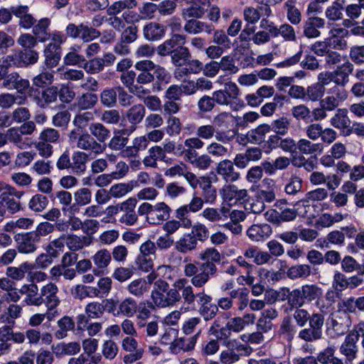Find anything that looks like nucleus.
I'll list each match as a JSON object with an SVG mask.
<instances>
[{
  "label": "nucleus",
  "instance_id": "1",
  "mask_svg": "<svg viewBox=\"0 0 364 364\" xmlns=\"http://www.w3.org/2000/svg\"><path fill=\"white\" fill-rule=\"evenodd\" d=\"M204 262L188 263L183 267L186 277H191V284L196 288L203 287L211 277L217 272L218 268L215 263L219 262L221 259L220 252L215 248L206 249L201 256Z\"/></svg>",
  "mask_w": 364,
  "mask_h": 364
},
{
  "label": "nucleus",
  "instance_id": "2",
  "mask_svg": "<svg viewBox=\"0 0 364 364\" xmlns=\"http://www.w3.org/2000/svg\"><path fill=\"white\" fill-rule=\"evenodd\" d=\"M151 299L156 306L166 308L173 306L181 301V294L176 287L169 288V284L166 281L158 279L154 283Z\"/></svg>",
  "mask_w": 364,
  "mask_h": 364
},
{
  "label": "nucleus",
  "instance_id": "3",
  "mask_svg": "<svg viewBox=\"0 0 364 364\" xmlns=\"http://www.w3.org/2000/svg\"><path fill=\"white\" fill-rule=\"evenodd\" d=\"M134 68L140 72L136 77V82L141 85L151 83L155 77L159 81H165L168 77L167 70L150 60H139L135 63Z\"/></svg>",
  "mask_w": 364,
  "mask_h": 364
},
{
  "label": "nucleus",
  "instance_id": "4",
  "mask_svg": "<svg viewBox=\"0 0 364 364\" xmlns=\"http://www.w3.org/2000/svg\"><path fill=\"white\" fill-rule=\"evenodd\" d=\"M240 90L235 82L228 81L225 83L224 89L213 92L215 102L219 105L230 106L232 110L237 111L245 105L240 99Z\"/></svg>",
  "mask_w": 364,
  "mask_h": 364
},
{
  "label": "nucleus",
  "instance_id": "5",
  "mask_svg": "<svg viewBox=\"0 0 364 364\" xmlns=\"http://www.w3.org/2000/svg\"><path fill=\"white\" fill-rule=\"evenodd\" d=\"M69 140L77 148L95 154H101L105 149V146L97 142L92 135L86 132L81 133L79 129H73L70 132Z\"/></svg>",
  "mask_w": 364,
  "mask_h": 364
},
{
  "label": "nucleus",
  "instance_id": "6",
  "mask_svg": "<svg viewBox=\"0 0 364 364\" xmlns=\"http://www.w3.org/2000/svg\"><path fill=\"white\" fill-rule=\"evenodd\" d=\"M322 293V289L316 284L303 285L300 288L292 290L290 306L301 307L306 302L319 299Z\"/></svg>",
  "mask_w": 364,
  "mask_h": 364
},
{
  "label": "nucleus",
  "instance_id": "7",
  "mask_svg": "<svg viewBox=\"0 0 364 364\" xmlns=\"http://www.w3.org/2000/svg\"><path fill=\"white\" fill-rule=\"evenodd\" d=\"M227 350H223L220 360L224 364H232L238 361L241 356H247L252 352V348L241 342L233 339L226 343Z\"/></svg>",
  "mask_w": 364,
  "mask_h": 364
},
{
  "label": "nucleus",
  "instance_id": "8",
  "mask_svg": "<svg viewBox=\"0 0 364 364\" xmlns=\"http://www.w3.org/2000/svg\"><path fill=\"white\" fill-rule=\"evenodd\" d=\"M65 32L70 38H79L84 43H89L100 36V32L88 23H81L77 26L70 23L66 26Z\"/></svg>",
  "mask_w": 364,
  "mask_h": 364
},
{
  "label": "nucleus",
  "instance_id": "9",
  "mask_svg": "<svg viewBox=\"0 0 364 364\" xmlns=\"http://www.w3.org/2000/svg\"><path fill=\"white\" fill-rule=\"evenodd\" d=\"M172 287H176L181 294V300L183 299L184 306L181 308L184 312L196 309V293H194L192 284H189L186 278L177 279Z\"/></svg>",
  "mask_w": 364,
  "mask_h": 364
},
{
  "label": "nucleus",
  "instance_id": "10",
  "mask_svg": "<svg viewBox=\"0 0 364 364\" xmlns=\"http://www.w3.org/2000/svg\"><path fill=\"white\" fill-rule=\"evenodd\" d=\"M38 59V53L33 49L20 50L4 58V63L17 68L26 67L35 64Z\"/></svg>",
  "mask_w": 364,
  "mask_h": 364
},
{
  "label": "nucleus",
  "instance_id": "11",
  "mask_svg": "<svg viewBox=\"0 0 364 364\" xmlns=\"http://www.w3.org/2000/svg\"><path fill=\"white\" fill-rule=\"evenodd\" d=\"M348 96V92L344 87L335 85L328 90V95L320 101V106H323L328 111H333L339 107Z\"/></svg>",
  "mask_w": 364,
  "mask_h": 364
},
{
  "label": "nucleus",
  "instance_id": "12",
  "mask_svg": "<svg viewBox=\"0 0 364 364\" xmlns=\"http://www.w3.org/2000/svg\"><path fill=\"white\" fill-rule=\"evenodd\" d=\"M58 287L53 282L43 285L40 289V306L45 304L48 310H54L59 306Z\"/></svg>",
  "mask_w": 364,
  "mask_h": 364
},
{
  "label": "nucleus",
  "instance_id": "13",
  "mask_svg": "<svg viewBox=\"0 0 364 364\" xmlns=\"http://www.w3.org/2000/svg\"><path fill=\"white\" fill-rule=\"evenodd\" d=\"M186 36L178 33H173L170 38L166 40L156 48V52L159 56L169 55L178 47L186 43Z\"/></svg>",
  "mask_w": 364,
  "mask_h": 364
},
{
  "label": "nucleus",
  "instance_id": "14",
  "mask_svg": "<svg viewBox=\"0 0 364 364\" xmlns=\"http://www.w3.org/2000/svg\"><path fill=\"white\" fill-rule=\"evenodd\" d=\"M18 250L21 253L30 254L36 250V243L39 242L38 236L33 232H26L16 237Z\"/></svg>",
  "mask_w": 364,
  "mask_h": 364
},
{
  "label": "nucleus",
  "instance_id": "15",
  "mask_svg": "<svg viewBox=\"0 0 364 364\" xmlns=\"http://www.w3.org/2000/svg\"><path fill=\"white\" fill-rule=\"evenodd\" d=\"M200 334V330H198L197 333L190 338H175L169 346L170 352L178 354L193 349Z\"/></svg>",
  "mask_w": 364,
  "mask_h": 364
},
{
  "label": "nucleus",
  "instance_id": "16",
  "mask_svg": "<svg viewBox=\"0 0 364 364\" xmlns=\"http://www.w3.org/2000/svg\"><path fill=\"white\" fill-rule=\"evenodd\" d=\"M217 173L226 182L233 183L240 178V173L235 171L233 163L228 159L220 161L216 166Z\"/></svg>",
  "mask_w": 364,
  "mask_h": 364
},
{
  "label": "nucleus",
  "instance_id": "17",
  "mask_svg": "<svg viewBox=\"0 0 364 364\" xmlns=\"http://www.w3.org/2000/svg\"><path fill=\"white\" fill-rule=\"evenodd\" d=\"M348 36V31L343 28H333L329 31L327 38L332 49L342 50L346 48V38Z\"/></svg>",
  "mask_w": 364,
  "mask_h": 364
},
{
  "label": "nucleus",
  "instance_id": "18",
  "mask_svg": "<svg viewBox=\"0 0 364 364\" xmlns=\"http://www.w3.org/2000/svg\"><path fill=\"white\" fill-rule=\"evenodd\" d=\"M354 66L348 58L337 65L336 68L333 70L335 76V84L338 86L345 87L348 82L349 75L353 73Z\"/></svg>",
  "mask_w": 364,
  "mask_h": 364
},
{
  "label": "nucleus",
  "instance_id": "19",
  "mask_svg": "<svg viewBox=\"0 0 364 364\" xmlns=\"http://www.w3.org/2000/svg\"><path fill=\"white\" fill-rule=\"evenodd\" d=\"M22 193L14 194L11 192H3L0 194V208L9 210L11 214L18 212L21 209L19 199Z\"/></svg>",
  "mask_w": 364,
  "mask_h": 364
},
{
  "label": "nucleus",
  "instance_id": "20",
  "mask_svg": "<svg viewBox=\"0 0 364 364\" xmlns=\"http://www.w3.org/2000/svg\"><path fill=\"white\" fill-rule=\"evenodd\" d=\"M325 20L318 16L309 17L304 22V35L308 38H316L321 36L320 29L324 28Z\"/></svg>",
  "mask_w": 364,
  "mask_h": 364
},
{
  "label": "nucleus",
  "instance_id": "21",
  "mask_svg": "<svg viewBox=\"0 0 364 364\" xmlns=\"http://www.w3.org/2000/svg\"><path fill=\"white\" fill-rule=\"evenodd\" d=\"M166 32V26L154 21L147 23L143 28L144 38L148 41H158L162 39Z\"/></svg>",
  "mask_w": 364,
  "mask_h": 364
},
{
  "label": "nucleus",
  "instance_id": "22",
  "mask_svg": "<svg viewBox=\"0 0 364 364\" xmlns=\"http://www.w3.org/2000/svg\"><path fill=\"white\" fill-rule=\"evenodd\" d=\"M220 194L224 200L234 203L245 201L248 196L246 189H239L231 184L225 185L220 190Z\"/></svg>",
  "mask_w": 364,
  "mask_h": 364
},
{
  "label": "nucleus",
  "instance_id": "23",
  "mask_svg": "<svg viewBox=\"0 0 364 364\" xmlns=\"http://www.w3.org/2000/svg\"><path fill=\"white\" fill-rule=\"evenodd\" d=\"M358 341V334L356 332H350L341 344L340 352L345 355L348 360L355 358L358 352L356 345Z\"/></svg>",
  "mask_w": 364,
  "mask_h": 364
},
{
  "label": "nucleus",
  "instance_id": "24",
  "mask_svg": "<svg viewBox=\"0 0 364 364\" xmlns=\"http://www.w3.org/2000/svg\"><path fill=\"white\" fill-rule=\"evenodd\" d=\"M328 331H333L332 336H341L348 331L350 325V320L348 316L343 317L334 315L328 323Z\"/></svg>",
  "mask_w": 364,
  "mask_h": 364
},
{
  "label": "nucleus",
  "instance_id": "25",
  "mask_svg": "<svg viewBox=\"0 0 364 364\" xmlns=\"http://www.w3.org/2000/svg\"><path fill=\"white\" fill-rule=\"evenodd\" d=\"M272 233V227L267 224H254L247 230V235L254 242L263 241Z\"/></svg>",
  "mask_w": 364,
  "mask_h": 364
},
{
  "label": "nucleus",
  "instance_id": "26",
  "mask_svg": "<svg viewBox=\"0 0 364 364\" xmlns=\"http://www.w3.org/2000/svg\"><path fill=\"white\" fill-rule=\"evenodd\" d=\"M170 207L164 202H159L154 205L152 213H151V225H159L170 217Z\"/></svg>",
  "mask_w": 364,
  "mask_h": 364
},
{
  "label": "nucleus",
  "instance_id": "27",
  "mask_svg": "<svg viewBox=\"0 0 364 364\" xmlns=\"http://www.w3.org/2000/svg\"><path fill=\"white\" fill-rule=\"evenodd\" d=\"M256 319L254 314H246L242 317L236 316L228 321V327L233 332L239 333L247 326L252 325Z\"/></svg>",
  "mask_w": 364,
  "mask_h": 364
},
{
  "label": "nucleus",
  "instance_id": "28",
  "mask_svg": "<svg viewBox=\"0 0 364 364\" xmlns=\"http://www.w3.org/2000/svg\"><path fill=\"white\" fill-rule=\"evenodd\" d=\"M297 331L296 326L294 324L290 316H285L278 330L279 336L288 343H291Z\"/></svg>",
  "mask_w": 364,
  "mask_h": 364
},
{
  "label": "nucleus",
  "instance_id": "29",
  "mask_svg": "<svg viewBox=\"0 0 364 364\" xmlns=\"http://www.w3.org/2000/svg\"><path fill=\"white\" fill-rule=\"evenodd\" d=\"M183 28L186 33L193 35L198 34L202 32L210 34L214 30L213 25L198 21L197 19L187 20Z\"/></svg>",
  "mask_w": 364,
  "mask_h": 364
},
{
  "label": "nucleus",
  "instance_id": "30",
  "mask_svg": "<svg viewBox=\"0 0 364 364\" xmlns=\"http://www.w3.org/2000/svg\"><path fill=\"white\" fill-rule=\"evenodd\" d=\"M35 284H24L20 289L21 294H26L23 301L29 306H40V294Z\"/></svg>",
  "mask_w": 364,
  "mask_h": 364
},
{
  "label": "nucleus",
  "instance_id": "31",
  "mask_svg": "<svg viewBox=\"0 0 364 364\" xmlns=\"http://www.w3.org/2000/svg\"><path fill=\"white\" fill-rule=\"evenodd\" d=\"M8 141L13 143L18 148L24 149L31 146V140L23 136L17 127H12L6 131Z\"/></svg>",
  "mask_w": 364,
  "mask_h": 364
},
{
  "label": "nucleus",
  "instance_id": "32",
  "mask_svg": "<svg viewBox=\"0 0 364 364\" xmlns=\"http://www.w3.org/2000/svg\"><path fill=\"white\" fill-rule=\"evenodd\" d=\"M88 161V155L82 151H75L72 156V161L70 168L73 173L80 176L82 175L87 168Z\"/></svg>",
  "mask_w": 364,
  "mask_h": 364
},
{
  "label": "nucleus",
  "instance_id": "33",
  "mask_svg": "<svg viewBox=\"0 0 364 364\" xmlns=\"http://www.w3.org/2000/svg\"><path fill=\"white\" fill-rule=\"evenodd\" d=\"M94 264L97 267V270H94L95 274H98L109 266L112 260L110 252L106 249L98 250L92 257Z\"/></svg>",
  "mask_w": 364,
  "mask_h": 364
},
{
  "label": "nucleus",
  "instance_id": "34",
  "mask_svg": "<svg viewBox=\"0 0 364 364\" xmlns=\"http://www.w3.org/2000/svg\"><path fill=\"white\" fill-rule=\"evenodd\" d=\"M46 57V64L50 68L57 65L61 53V48L60 46L53 43H49L44 50Z\"/></svg>",
  "mask_w": 364,
  "mask_h": 364
},
{
  "label": "nucleus",
  "instance_id": "35",
  "mask_svg": "<svg viewBox=\"0 0 364 364\" xmlns=\"http://www.w3.org/2000/svg\"><path fill=\"white\" fill-rule=\"evenodd\" d=\"M35 264L28 262H23L19 267H9L6 269V275L14 280H21L24 278L26 273L31 272L35 268Z\"/></svg>",
  "mask_w": 364,
  "mask_h": 364
},
{
  "label": "nucleus",
  "instance_id": "36",
  "mask_svg": "<svg viewBox=\"0 0 364 364\" xmlns=\"http://www.w3.org/2000/svg\"><path fill=\"white\" fill-rule=\"evenodd\" d=\"M67 235V247L72 251H78L85 247L89 246L92 240L87 236H77L75 234Z\"/></svg>",
  "mask_w": 364,
  "mask_h": 364
},
{
  "label": "nucleus",
  "instance_id": "37",
  "mask_svg": "<svg viewBox=\"0 0 364 364\" xmlns=\"http://www.w3.org/2000/svg\"><path fill=\"white\" fill-rule=\"evenodd\" d=\"M296 149L303 154H313L321 153L323 151V145L321 143H313L306 139H301L297 141Z\"/></svg>",
  "mask_w": 364,
  "mask_h": 364
},
{
  "label": "nucleus",
  "instance_id": "38",
  "mask_svg": "<svg viewBox=\"0 0 364 364\" xmlns=\"http://www.w3.org/2000/svg\"><path fill=\"white\" fill-rule=\"evenodd\" d=\"M136 6V0H119L108 6L107 14L109 16H116L126 9H132Z\"/></svg>",
  "mask_w": 364,
  "mask_h": 364
},
{
  "label": "nucleus",
  "instance_id": "39",
  "mask_svg": "<svg viewBox=\"0 0 364 364\" xmlns=\"http://www.w3.org/2000/svg\"><path fill=\"white\" fill-rule=\"evenodd\" d=\"M137 302L132 297H127L119 302L117 315L126 317H132L137 312Z\"/></svg>",
  "mask_w": 364,
  "mask_h": 364
},
{
  "label": "nucleus",
  "instance_id": "40",
  "mask_svg": "<svg viewBox=\"0 0 364 364\" xmlns=\"http://www.w3.org/2000/svg\"><path fill=\"white\" fill-rule=\"evenodd\" d=\"M50 24V20L48 18H43L37 24L33 26V33L40 42L50 39V34L48 33Z\"/></svg>",
  "mask_w": 364,
  "mask_h": 364
},
{
  "label": "nucleus",
  "instance_id": "41",
  "mask_svg": "<svg viewBox=\"0 0 364 364\" xmlns=\"http://www.w3.org/2000/svg\"><path fill=\"white\" fill-rule=\"evenodd\" d=\"M271 131V127L269 124H263L257 128L252 129L247 134L248 140L253 144H260L264 141L266 134Z\"/></svg>",
  "mask_w": 364,
  "mask_h": 364
},
{
  "label": "nucleus",
  "instance_id": "42",
  "mask_svg": "<svg viewBox=\"0 0 364 364\" xmlns=\"http://www.w3.org/2000/svg\"><path fill=\"white\" fill-rule=\"evenodd\" d=\"M331 124L338 129L348 128L350 124V120L348 116V109H338L334 116L330 120Z\"/></svg>",
  "mask_w": 364,
  "mask_h": 364
},
{
  "label": "nucleus",
  "instance_id": "43",
  "mask_svg": "<svg viewBox=\"0 0 364 364\" xmlns=\"http://www.w3.org/2000/svg\"><path fill=\"white\" fill-rule=\"evenodd\" d=\"M127 289L130 294L141 297L149 291V287L146 279L139 278L131 282L127 287Z\"/></svg>",
  "mask_w": 364,
  "mask_h": 364
},
{
  "label": "nucleus",
  "instance_id": "44",
  "mask_svg": "<svg viewBox=\"0 0 364 364\" xmlns=\"http://www.w3.org/2000/svg\"><path fill=\"white\" fill-rule=\"evenodd\" d=\"M199 187L203 191V195L206 203H213L216 198V190L213 186L210 178L202 176L200 178Z\"/></svg>",
  "mask_w": 364,
  "mask_h": 364
},
{
  "label": "nucleus",
  "instance_id": "45",
  "mask_svg": "<svg viewBox=\"0 0 364 364\" xmlns=\"http://www.w3.org/2000/svg\"><path fill=\"white\" fill-rule=\"evenodd\" d=\"M171 63L176 67H181L191 58L189 49L183 46H179L171 54Z\"/></svg>",
  "mask_w": 364,
  "mask_h": 364
},
{
  "label": "nucleus",
  "instance_id": "46",
  "mask_svg": "<svg viewBox=\"0 0 364 364\" xmlns=\"http://www.w3.org/2000/svg\"><path fill=\"white\" fill-rule=\"evenodd\" d=\"M311 203L305 198L297 202L296 205H297L298 215L309 220L316 218L317 212L315 206Z\"/></svg>",
  "mask_w": 364,
  "mask_h": 364
},
{
  "label": "nucleus",
  "instance_id": "47",
  "mask_svg": "<svg viewBox=\"0 0 364 364\" xmlns=\"http://www.w3.org/2000/svg\"><path fill=\"white\" fill-rule=\"evenodd\" d=\"M278 316V312L275 309L268 308L262 311V317L258 320L257 326L259 329L267 332L271 329L270 321Z\"/></svg>",
  "mask_w": 364,
  "mask_h": 364
},
{
  "label": "nucleus",
  "instance_id": "48",
  "mask_svg": "<svg viewBox=\"0 0 364 364\" xmlns=\"http://www.w3.org/2000/svg\"><path fill=\"white\" fill-rule=\"evenodd\" d=\"M198 242L193 238V236L188 233L185 234L176 242L175 247L178 252L186 253L194 250Z\"/></svg>",
  "mask_w": 364,
  "mask_h": 364
},
{
  "label": "nucleus",
  "instance_id": "49",
  "mask_svg": "<svg viewBox=\"0 0 364 364\" xmlns=\"http://www.w3.org/2000/svg\"><path fill=\"white\" fill-rule=\"evenodd\" d=\"M311 272L309 264H296L291 267L287 271V276L291 279H306Z\"/></svg>",
  "mask_w": 364,
  "mask_h": 364
},
{
  "label": "nucleus",
  "instance_id": "50",
  "mask_svg": "<svg viewBox=\"0 0 364 364\" xmlns=\"http://www.w3.org/2000/svg\"><path fill=\"white\" fill-rule=\"evenodd\" d=\"M53 350L59 355H75L80 352V345L77 342L60 343L54 348Z\"/></svg>",
  "mask_w": 364,
  "mask_h": 364
},
{
  "label": "nucleus",
  "instance_id": "51",
  "mask_svg": "<svg viewBox=\"0 0 364 364\" xmlns=\"http://www.w3.org/2000/svg\"><path fill=\"white\" fill-rule=\"evenodd\" d=\"M98 97L94 93H84L80 96L76 101L75 106L80 110H85L92 108L97 102Z\"/></svg>",
  "mask_w": 364,
  "mask_h": 364
},
{
  "label": "nucleus",
  "instance_id": "52",
  "mask_svg": "<svg viewBox=\"0 0 364 364\" xmlns=\"http://www.w3.org/2000/svg\"><path fill=\"white\" fill-rule=\"evenodd\" d=\"M343 1L342 0H336L333 1L331 6L327 7L325 14L326 17L333 21L340 20L343 18Z\"/></svg>",
  "mask_w": 364,
  "mask_h": 364
},
{
  "label": "nucleus",
  "instance_id": "53",
  "mask_svg": "<svg viewBox=\"0 0 364 364\" xmlns=\"http://www.w3.org/2000/svg\"><path fill=\"white\" fill-rule=\"evenodd\" d=\"M145 112V108L142 105H135L128 110L127 118L132 124H138L144 117Z\"/></svg>",
  "mask_w": 364,
  "mask_h": 364
},
{
  "label": "nucleus",
  "instance_id": "54",
  "mask_svg": "<svg viewBox=\"0 0 364 364\" xmlns=\"http://www.w3.org/2000/svg\"><path fill=\"white\" fill-rule=\"evenodd\" d=\"M291 120L287 117H281L272 122L271 131L281 136L286 135L289 130Z\"/></svg>",
  "mask_w": 364,
  "mask_h": 364
},
{
  "label": "nucleus",
  "instance_id": "55",
  "mask_svg": "<svg viewBox=\"0 0 364 364\" xmlns=\"http://www.w3.org/2000/svg\"><path fill=\"white\" fill-rule=\"evenodd\" d=\"M89 130L91 135L100 142H104L110 136V132L100 123H92L90 125Z\"/></svg>",
  "mask_w": 364,
  "mask_h": 364
},
{
  "label": "nucleus",
  "instance_id": "56",
  "mask_svg": "<svg viewBox=\"0 0 364 364\" xmlns=\"http://www.w3.org/2000/svg\"><path fill=\"white\" fill-rule=\"evenodd\" d=\"M105 306L103 303L98 301H92L88 303L85 308V312L90 318H100L105 313Z\"/></svg>",
  "mask_w": 364,
  "mask_h": 364
},
{
  "label": "nucleus",
  "instance_id": "57",
  "mask_svg": "<svg viewBox=\"0 0 364 364\" xmlns=\"http://www.w3.org/2000/svg\"><path fill=\"white\" fill-rule=\"evenodd\" d=\"M59 330L56 331L55 336L58 339H62L67 336L68 331L72 330L75 323L73 319L69 316H63L58 321Z\"/></svg>",
  "mask_w": 364,
  "mask_h": 364
},
{
  "label": "nucleus",
  "instance_id": "58",
  "mask_svg": "<svg viewBox=\"0 0 364 364\" xmlns=\"http://www.w3.org/2000/svg\"><path fill=\"white\" fill-rule=\"evenodd\" d=\"M48 200L42 194L34 195L28 203L29 208L36 213L42 212L48 205Z\"/></svg>",
  "mask_w": 364,
  "mask_h": 364
},
{
  "label": "nucleus",
  "instance_id": "59",
  "mask_svg": "<svg viewBox=\"0 0 364 364\" xmlns=\"http://www.w3.org/2000/svg\"><path fill=\"white\" fill-rule=\"evenodd\" d=\"M324 92L325 87L319 83L313 84L306 89V100L318 101L322 98Z\"/></svg>",
  "mask_w": 364,
  "mask_h": 364
},
{
  "label": "nucleus",
  "instance_id": "60",
  "mask_svg": "<svg viewBox=\"0 0 364 364\" xmlns=\"http://www.w3.org/2000/svg\"><path fill=\"white\" fill-rule=\"evenodd\" d=\"M202 320L200 317H191L186 319L182 325V331L186 335H191L196 331V333L198 332V330L201 331L200 328V324L201 323Z\"/></svg>",
  "mask_w": 364,
  "mask_h": 364
},
{
  "label": "nucleus",
  "instance_id": "61",
  "mask_svg": "<svg viewBox=\"0 0 364 364\" xmlns=\"http://www.w3.org/2000/svg\"><path fill=\"white\" fill-rule=\"evenodd\" d=\"M117 94L114 88L105 89L100 94L101 103L107 107H113L117 103Z\"/></svg>",
  "mask_w": 364,
  "mask_h": 364
},
{
  "label": "nucleus",
  "instance_id": "62",
  "mask_svg": "<svg viewBox=\"0 0 364 364\" xmlns=\"http://www.w3.org/2000/svg\"><path fill=\"white\" fill-rule=\"evenodd\" d=\"M74 199L78 206H85L91 203L92 192L87 188H81L74 193Z\"/></svg>",
  "mask_w": 364,
  "mask_h": 364
},
{
  "label": "nucleus",
  "instance_id": "63",
  "mask_svg": "<svg viewBox=\"0 0 364 364\" xmlns=\"http://www.w3.org/2000/svg\"><path fill=\"white\" fill-rule=\"evenodd\" d=\"M135 268L143 272H149L154 267V258L138 255L134 260Z\"/></svg>",
  "mask_w": 364,
  "mask_h": 364
},
{
  "label": "nucleus",
  "instance_id": "64",
  "mask_svg": "<svg viewBox=\"0 0 364 364\" xmlns=\"http://www.w3.org/2000/svg\"><path fill=\"white\" fill-rule=\"evenodd\" d=\"M205 14L204 9L200 5H191L187 8H184L182 10V17L185 20H189V18H200Z\"/></svg>",
  "mask_w": 364,
  "mask_h": 364
}]
</instances>
